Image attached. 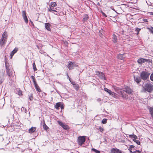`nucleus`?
Segmentation results:
<instances>
[{"mask_svg": "<svg viewBox=\"0 0 153 153\" xmlns=\"http://www.w3.org/2000/svg\"><path fill=\"white\" fill-rule=\"evenodd\" d=\"M143 87L145 91L151 93L153 91V85L150 83L146 84Z\"/></svg>", "mask_w": 153, "mask_h": 153, "instance_id": "nucleus-1", "label": "nucleus"}, {"mask_svg": "<svg viewBox=\"0 0 153 153\" xmlns=\"http://www.w3.org/2000/svg\"><path fill=\"white\" fill-rule=\"evenodd\" d=\"M124 91H125L129 94H132V91L131 89L128 87L126 88L124 90L120 91V94L122 95V97L124 98L126 97V96L123 94Z\"/></svg>", "mask_w": 153, "mask_h": 153, "instance_id": "nucleus-2", "label": "nucleus"}, {"mask_svg": "<svg viewBox=\"0 0 153 153\" xmlns=\"http://www.w3.org/2000/svg\"><path fill=\"white\" fill-rule=\"evenodd\" d=\"M7 35V33L4 32L2 34L1 38L0 41V45L2 46L4 45L6 42Z\"/></svg>", "mask_w": 153, "mask_h": 153, "instance_id": "nucleus-3", "label": "nucleus"}, {"mask_svg": "<svg viewBox=\"0 0 153 153\" xmlns=\"http://www.w3.org/2000/svg\"><path fill=\"white\" fill-rule=\"evenodd\" d=\"M150 74V73L147 71H143L140 74V77L142 79L146 80L149 78Z\"/></svg>", "mask_w": 153, "mask_h": 153, "instance_id": "nucleus-4", "label": "nucleus"}, {"mask_svg": "<svg viewBox=\"0 0 153 153\" xmlns=\"http://www.w3.org/2000/svg\"><path fill=\"white\" fill-rule=\"evenodd\" d=\"M85 141V136H79L77 139L78 144L81 146L84 143Z\"/></svg>", "mask_w": 153, "mask_h": 153, "instance_id": "nucleus-5", "label": "nucleus"}, {"mask_svg": "<svg viewBox=\"0 0 153 153\" xmlns=\"http://www.w3.org/2000/svg\"><path fill=\"white\" fill-rule=\"evenodd\" d=\"M137 62L139 64H142L145 62H150L151 60L149 59H145L142 58H140L138 59Z\"/></svg>", "mask_w": 153, "mask_h": 153, "instance_id": "nucleus-6", "label": "nucleus"}, {"mask_svg": "<svg viewBox=\"0 0 153 153\" xmlns=\"http://www.w3.org/2000/svg\"><path fill=\"white\" fill-rule=\"evenodd\" d=\"M57 122L58 124L60 125L64 129L66 130H68L69 129L68 126L65 124L59 121H58Z\"/></svg>", "mask_w": 153, "mask_h": 153, "instance_id": "nucleus-7", "label": "nucleus"}, {"mask_svg": "<svg viewBox=\"0 0 153 153\" xmlns=\"http://www.w3.org/2000/svg\"><path fill=\"white\" fill-rule=\"evenodd\" d=\"M22 15L23 19H24L25 22L27 23L28 22V19L26 15V12L25 11H22Z\"/></svg>", "mask_w": 153, "mask_h": 153, "instance_id": "nucleus-8", "label": "nucleus"}, {"mask_svg": "<svg viewBox=\"0 0 153 153\" xmlns=\"http://www.w3.org/2000/svg\"><path fill=\"white\" fill-rule=\"evenodd\" d=\"M95 74L98 75L101 79H103L104 78V74L102 72H100L98 71H96Z\"/></svg>", "mask_w": 153, "mask_h": 153, "instance_id": "nucleus-9", "label": "nucleus"}, {"mask_svg": "<svg viewBox=\"0 0 153 153\" xmlns=\"http://www.w3.org/2000/svg\"><path fill=\"white\" fill-rule=\"evenodd\" d=\"M74 66H75L74 65ZM74 63L73 62H69L68 65V67L69 70H72L73 69L74 67Z\"/></svg>", "mask_w": 153, "mask_h": 153, "instance_id": "nucleus-10", "label": "nucleus"}, {"mask_svg": "<svg viewBox=\"0 0 153 153\" xmlns=\"http://www.w3.org/2000/svg\"><path fill=\"white\" fill-rule=\"evenodd\" d=\"M112 153H121L120 151L117 149H113L111 150Z\"/></svg>", "mask_w": 153, "mask_h": 153, "instance_id": "nucleus-11", "label": "nucleus"}, {"mask_svg": "<svg viewBox=\"0 0 153 153\" xmlns=\"http://www.w3.org/2000/svg\"><path fill=\"white\" fill-rule=\"evenodd\" d=\"M50 26V24L48 23H45V27L46 29L48 31H50L51 30Z\"/></svg>", "mask_w": 153, "mask_h": 153, "instance_id": "nucleus-12", "label": "nucleus"}, {"mask_svg": "<svg viewBox=\"0 0 153 153\" xmlns=\"http://www.w3.org/2000/svg\"><path fill=\"white\" fill-rule=\"evenodd\" d=\"M134 79L135 81L137 83H139L141 81V79L139 76H134Z\"/></svg>", "mask_w": 153, "mask_h": 153, "instance_id": "nucleus-13", "label": "nucleus"}, {"mask_svg": "<svg viewBox=\"0 0 153 153\" xmlns=\"http://www.w3.org/2000/svg\"><path fill=\"white\" fill-rule=\"evenodd\" d=\"M34 84L36 90L38 92H40L41 91V90L39 86L38 85L37 83L36 82L34 83Z\"/></svg>", "mask_w": 153, "mask_h": 153, "instance_id": "nucleus-14", "label": "nucleus"}, {"mask_svg": "<svg viewBox=\"0 0 153 153\" xmlns=\"http://www.w3.org/2000/svg\"><path fill=\"white\" fill-rule=\"evenodd\" d=\"M117 58L123 60L125 57L124 56V54H123L118 55L117 56Z\"/></svg>", "mask_w": 153, "mask_h": 153, "instance_id": "nucleus-15", "label": "nucleus"}, {"mask_svg": "<svg viewBox=\"0 0 153 153\" xmlns=\"http://www.w3.org/2000/svg\"><path fill=\"white\" fill-rule=\"evenodd\" d=\"M129 137L131 138H133V140H136V139H137V136L134 134H130L129 135Z\"/></svg>", "mask_w": 153, "mask_h": 153, "instance_id": "nucleus-16", "label": "nucleus"}, {"mask_svg": "<svg viewBox=\"0 0 153 153\" xmlns=\"http://www.w3.org/2000/svg\"><path fill=\"white\" fill-rule=\"evenodd\" d=\"M36 128L35 127H32L29 130V133H33L35 131Z\"/></svg>", "mask_w": 153, "mask_h": 153, "instance_id": "nucleus-17", "label": "nucleus"}, {"mask_svg": "<svg viewBox=\"0 0 153 153\" xmlns=\"http://www.w3.org/2000/svg\"><path fill=\"white\" fill-rule=\"evenodd\" d=\"M61 102H58L55 105V108L57 109H59V108L61 107Z\"/></svg>", "mask_w": 153, "mask_h": 153, "instance_id": "nucleus-18", "label": "nucleus"}, {"mask_svg": "<svg viewBox=\"0 0 153 153\" xmlns=\"http://www.w3.org/2000/svg\"><path fill=\"white\" fill-rule=\"evenodd\" d=\"M97 129L100 130V132H102L104 131L103 128L101 126H99L98 128H97Z\"/></svg>", "mask_w": 153, "mask_h": 153, "instance_id": "nucleus-19", "label": "nucleus"}, {"mask_svg": "<svg viewBox=\"0 0 153 153\" xmlns=\"http://www.w3.org/2000/svg\"><path fill=\"white\" fill-rule=\"evenodd\" d=\"M43 126L44 129L45 130H47V129H48V127L46 125L44 121L43 122Z\"/></svg>", "mask_w": 153, "mask_h": 153, "instance_id": "nucleus-20", "label": "nucleus"}, {"mask_svg": "<svg viewBox=\"0 0 153 153\" xmlns=\"http://www.w3.org/2000/svg\"><path fill=\"white\" fill-rule=\"evenodd\" d=\"M57 6V4L55 2H52L51 3L50 6L51 7H54Z\"/></svg>", "mask_w": 153, "mask_h": 153, "instance_id": "nucleus-21", "label": "nucleus"}, {"mask_svg": "<svg viewBox=\"0 0 153 153\" xmlns=\"http://www.w3.org/2000/svg\"><path fill=\"white\" fill-rule=\"evenodd\" d=\"M150 113L151 114L152 118H153V108H151L149 109Z\"/></svg>", "mask_w": 153, "mask_h": 153, "instance_id": "nucleus-22", "label": "nucleus"}, {"mask_svg": "<svg viewBox=\"0 0 153 153\" xmlns=\"http://www.w3.org/2000/svg\"><path fill=\"white\" fill-rule=\"evenodd\" d=\"M73 86L74 88L77 91L78 90L79 88V85L78 84H74Z\"/></svg>", "mask_w": 153, "mask_h": 153, "instance_id": "nucleus-23", "label": "nucleus"}, {"mask_svg": "<svg viewBox=\"0 0 153 153\" xmlns=\"http://www.w3.org/2000/svg\"><path fill=\"white\" fill-rule=\"evenodd\" d=\"M88 15H85L84 18H83V22H85V21L88 19Z\"/></svg>", "mask_w": 153, "mask_h": 153, "instance_id": "nucleus-24", "label": "nucleus"}, {"mask_svg": "<svg viewBox=\"0 0 153 153\" xmlns=\"http://www.w3.org/2000/svg\"><path fill=\"white\" fill-rule=\"evenodd\" d=\"M104 90L105 91L107 92L109 94H110L111 93L112 91L111 90H109V89L106 88H104Z\"/></svg>", "mask_w": 153, "mask_h": 153, "instance_id": "nucleus-25", "label": "nucleus"}, {"mask_svg": "<svg viewBox=\"0 0 153 153\" xmlns=\"http://www.w3.org/2000/svg\"><path fill=\"white\" fill-rule=\"evenodd\" d=\"M113 37L114 39V43L117 42V39L116 36L114 35H113Z\"/></svg>", "mask_w": 153, "mask_h": 153, "instance_id": "nucleus-26", "label": "nucleus"}, {"mask_svg": "<svg viewBox=\"0 0 153 153\" xmlns=\"http://www.w3.org/2000/svg\"><path fill=\"white\" fill-rule=\"evenodd\" d=\"M147 29L149 30L153 34V27H151V28L147 27Z\"/></svg>", "mask_w": 153, "mask_h": 153, "instance_id": "nucleus-27", "label": "nucleus"}, {"mask_svg": "<svg viewBox=\"0 0 153 153\" xmlns=\"http://www.w3.org/2000/svg\"><path fill=\"white\" fill-rule=\"evenodd\" d=\"M91 150H92L94 151L96 153H100V151H99L98 150H97V149H96L94 148H92L91 149Z\"/></svg>", "mask_w": 153, "mask_h": 153, "instance_id": "nucleus-28", "label": "nucleus"}, {"mask_svg": "<svg viewBox=\"0 0 153 153\" xmlns=\"http://www.w3.org/2000/svg\"><path fill=\"white\" fill-rule=\"evenodd\" d=\"M31 77L32 78V79H33V82L34 83L36 82L35 78L33 76H31Z\"/></svg>", "mask_w": 153, "mask_h": 153, "instance_id": "nucleus-29", "label": "nucleus"}, {"mask_svg": "<svg viewBox=\"0 0 153 153\" xmlns=\"http://www.w3.org/2000/svg\"><path fill=\"white\" fill-rule=\"evenodd\" d=\"M102 122L103 124H105L107 123V119H103L102 121Z\"/></svg>", "mask_w": 153, "mask_h": 153, "instance_id": "nucleus-30", "label": "nucleus"}, {"mask_svg": "<svg viewBox=\"0 0 153 153\" xmlns=\"http://www.w3.org/2000/svg\"><path fill=\"white\" fill-rule=\"evenodd\" d=\"M33 70H34V71H35L37 70V69L36 68V66L35 65V63H33Z\"/></svg>", "mask_w": 153, "mask_h": 153, "instance_id": "nucleus-31", "label": "nucleus"}, {"mask_svg": "<svg viewBox=\"0 0 153 153\" xmlns=\"http://www.w3.org/2000/svg\"><path fill=\"white\" fill-rule=\"evenodd\" d=\"M134 142H135L137 144L140 145V142L138 140H137V139H136V140H133Z\"/></svg>", "mask_w": 153, "mask_h": 153, "instance_id": "nucleus-32", "label": "nucleus"}, {"mask_svg": "<svg viewBox=\"0 0 153 153\" xmlns=\"http://www.w3.org/2000/svg\"><path fill=\"white\" fill-rule=\"evenodd\" d=\"M15 53H14V52H13V51L10 54V58H12L13 56L14 55V54Z\"/></svg>", "mask_w": 153, "mask_h": 153, "instance_id": "nucleus-33", "label": "nucleus"}, {"mask_svg": "<svg viewBox=\"0 0 153 153\" xmlns=\"http://www.w3.org/2000/svg\"><path fill=\"white\" fill-rule=\"evenodd\" d=\"M110 95H111L112 96L114 97H116V94L114 92H111V94Z\"/></svg>", "mask_w": 153, "mask_h": 153, "instance_id": "nucleus-34", "label": "nucleus"}, {"mask_svg": "<svg viewBox=\"0 0 153 153\" xmlns=\"http://www.w3.org/2000/svg\"><path fill=\"white\" fill-rule=\"evenodd\" d=\"M29 99L30 100H33V97L32 94H31L29 96Z\"/></svg>", "mask_w": 153, "mask_h": 153, "instance_id": "nucleus-35", "label": "nucleus"}, {"mask_svg": "<svg viewBox=\"0 0 153 153\" xmlns=\"http://www.w3.org/2000/svg\"><path fill=\"white\" fill-rule=\"evenodd\" d=\"M140 30H141V29L138 28L137 27L136 28L135 30H136V31L137 32V34H138L139 32L140 31Z\"/></svg>", "mask_w": 153, "mask_h": 153, "instance_id": "nucleus-36", "label": "nucleus"}, {"mask_svg": "<svg viewBox=\"0 0 153 153\" xmlns=\"http://www.w3.org/2000/svg\"><path fill=\"white\" fill-rule=\"evenodd\" d=\"M18 94L19 95H22V91L21 90H19L18 91Z\"/></svg>", "mask_w": 153, "mask_h": 153, "instance_id": "nucleus-37", "label": "nucleus"}, {"mask_svg": "<svg viewBox=\"0 0 153 153\" xmlns=\"http://www.w3.org/2000/svg\"><path fill=\"white\" fill-rule=\"evenodd\" d=\"M51 7L50 6V7L48 8V11L50 12H51L52 11V10H53L51 8Z\"/></svg>", "mask_w": 153, "mask_h": 153, "instance_id": "nucleus-38", "label": "nucleus"}, {"mask_svg": "<svg viewBox=\"0 0 153 153\" xmlns=\"http://www.w3.org/2000/svg\"><path fill=\"white\" fill-rule=\"evenodd\" d=\"M18 48H15L13 50V52H14V53H16L17 51H18Z\"/></svg>", "mask_w": 153, "mask_h": 153, "instance_id": "nucleus-39", "label": "nucleus"}, {"mask_svg": "<svg viewBox=\"0 0 153 153\" xmlns=\"http://www.w3.org/2000/svg\"><path fill=\"white\" fill-rule=\"evenodd\" d=\"M150 79L152 81H153V73L151 74L150 76Z\"/></svg>", "mask_w": 153, "mask_h": 153, "instance_id": "nucleus-40", "label": "nucleus"}, {"mask_svg": "<svg viewBox=\"0 0 153 153\" xmlns=\"http://www.w3.org/2000/svg\"><path fill=\"white\" fill-rule=\"evenodd\" d=\"M142 20H143V21H144V22H148V21H147V20L146 19H142Z\"/></svg>", "mask_w": 153, "mask_h": 153, "instance_id": "nucleus-41", "label": "nucleus"}, {"mask_svg": "<svg viewBox=\"0 0 153 153\" xmlns=\"http://www.w3.org/2000/svg\"><path fill=\"white\" fill-rule=\"evenodd\" d=\"M102 14L105 17H107V16L106 15V14L103 12H102Z\"/></svg>", "mask_w": 153, "mask_h": 153, "instance_id": "nucleus-42", "label": "nucleus"}, {"mask_svg": "<svg viewBox=\"0 0 153 153\" xmlns=\"http://www.w3.org/2000/svg\"><path fill=\"white\" fill-rule=\"evenodd\" d=\"M97 100L98 101V102H100L101 101V100L100 99V98H99V99H98Z\"/></svg>", "mask_w": 153, "mask_h": 153, "instance_id": "nucleus-43", "label": "nucleus"}, {"mask_svg": "<svg viewBox=\"0 0 153 153\" xmlns=\"http://www.w3.org/2000/svg\"><path fill=\"white\" fill-rule=\"evenodd\" d=\"M103 32V30H100L99 31V32L100 33H102Z\"/></svg>", "mask_w": 153, "mask_h": 153, "instance_id": "nucleus-44", "label": "nucleus"}, {"mask_svg": "<svg viewBox=\"0 0 153 153\" xmlns=\"http://www.w3.org/2000/svg\"><path fill=\"white\" fill-rule=\"evenodd\" d=\"M52 11H54V12H57V11L56 10H52Z\"/></svg>", "mask_w": 153, "mask_h": 153, "instance_id": "nucleus-45", "label": "nucleus"}, {"mask_svg": "<svg viewBox=\"0 0 153 153\" xmlns=\"http://www.w3.org/2000/svg\"><path fill=\"white\" fill-rule=\"evenodd\" d=\"M137 151V152H140V151Z\"/></svg>", "mask_w": 153, "mask_h": 153, "instance_id": "nucleus-46", "label": "nucleus"}, {"mask_svg": "<svg viewBox=\"0 0 153 153\" xmlns=\"http://www.w3.org/2000/svg\"><path fill=\"white\" fill-rule=\"evenodd\" d=\"M100 36L101 37V36H102V33H101V34H100Z\"/></svg>", "mask_w": 153, "mask_h": 153, "instance_id": "nucleus-47", "label": "nucleus"}, {"mask_svg": "<svg viewBox=\"0 0 153 153\" xmlns=\"http://www.w3.org/2000/svg\"><path fill=\"white\" fill-rule=\"evenodd\" d=\"M71 83L74 85V84H75L74 83Z\"/></svg>", "mask_w": 153, "mask_h": 153, "instance_id": "nucleus-48", "label": "nucleus"}, {"mask_svg": "<svg viewBox=\"0 0 153 153\" xmlns=\"http://www.w3.org/2000/svg\"><path fill=\"white\" fill-rule=\"evenodd\" d=\"M61 108L62 109V106L61 107Z\"/></svg>", "mask_w": 153, "mask_h": 153, "instance_id": "nucleus-49", "label": "nucleus"}, {"mask_svg": "<svg viewBox=\"0 0 153 153\" xmlns=\"http://www.w3.org/2000/svg\"><path fill=\"white\" fill-rule=\"evenodd\" d=\"M2 135L0 134V136H2Z\"/></svg>", "mask_w": 153, "mask_h": 153, "instance_id": "nucleus-50", "label": "nucleus"}, {"mask_svg": "<svg viewBox=\"0 0 153 153\" xmlns=\"http://www.w3.org/2000/svg\"><path fill=\"white\" fill-rule=\"evenodd\" d=\"M152 14L153 15V14Z\"/></svg>", "mask_w": 153, "mask_h": 153, "instance_id": "nucleus-51", "label": "nucleus"}]
</instances>
